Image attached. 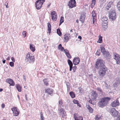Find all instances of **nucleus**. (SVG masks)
<instances>
[{"mask_svg": "<svg viewBox=\"0 0 120 120\" xmlns=\"http://www.w3.org/2000/svg\"><path fill=\"white\" fill-rule=\"evenodd\" d=\"M104 62L102 60H98L95 64V68L99 69L98 74L100 76H103L105 75L107 69L104 64Z\"/></svg>", "mask_w": 120, "mask_h": 120, "instance_id": "f257e3e1", "label": "nucleus"}, {"mask_svg": "<svg viewBox=\"0 0 120 120\" xmlns=\"http://www.w3.org/2000/svg\"><path fill=\"white\" fill-rule=\"evenodd\" d=\"M111 99V98L109 97L102 98L98 103V105L99 107L103 108L107 105L108 102Z\"/></svg>", "mask_w": 120, "mask_h": 120, "instance_id": "f03ea898", "label": "nucleus"}, {"mask_svg": "<svg viewBox=\"0 0 120 120\" xmlns=\"http://www.w3.org/2000/svg\"><path fill=\"white\" fill-rule=\"evenodd\" d=\"M35 58L34 56L30 53H28L25 58V60L27 63H33L34 61Z\"/></svg>", "mask_w": 120, "mask_h": 120, "instance_id": "7ed1b4c3", "label": "nucleus"}, {"mask_svg": "<svg viewBox=\"0 0 120 120\" xmlns=\"http://www.w3.org/2000/svg\"><path fill=\"white\" fill-rule=\"evenodd\" d=\"M45 1V0H37L35 3V7L36 9L39 10L41 9L43 3Z\"/></svg>", "mask_w": 120, "mask_h": 120, "instance_id": "20e7f679", "label": "nucleus"}, {"mask_svg": "<svg viewBox=\"0 0 120 120\" xmlns=\"http://www.w3.org/2000/svg\"><path fill=\"white\" fill-rule=\"evenodd\" d=\"M109 18L112 20L116 18V13L114 11L110 10L109 12Z\"/></svg>", "mask_w": 120, "mask_h": 120, "instance_id": "39448f33", "label": "nucleus"}, {"mask_svg": "<svg viewBox=\"0 0 120 120\" xmlns=\"http://www.w3.org/2000/svg\"><path fill=\"white\" fill-rule=\"evenodd\" d=\"M68 5L70 8L75 7L76 4L75 0H70L68 2Z\"/></svg>", "mask_w": 120, "mask_h": 120, "instance_id": "423d86ee", "label": "nucleus"}, {"mask_svg": "<svg viewBox=\"0 0 120 120\" xmlns=\"http://www.w3.org/2000/svg\"><path fill=\"white\" fill-rule=\"evenodd\" d=\"M11 110L13 112V115L15 116H18L19 114V109H17L16 107H14L11 109Z\"/></svg>", "mask_w": 120, "mask_h": 120, "instance_id": "0eeeda50", "label": "nucleus"}, {"mask_svg": "<svg viewBox=\"0 0 120 120\" xmlns=\"http://www.w3.org/2000/svg\"><path fill=\"white\" fill-rule=\"evenodd\" d=\"M111 114L113 116L117 117L118 114V112L114 108H111L110 110Z\"/></svg>", "mask_w": 120, "mask_h": 120, "instance_id": "6e6552de", "label": "nucleus"}, {"mask_svg": "<svg viewBox=\"0 0 120 120\" xmlns=\"http://www.w3.org/2000/svg\"><path fill=\"white\" fill-rule=\"evenodd\" d=\"M113 58L116 60L117 64L120 63V56L118 54L116 53L114 54Z\"/></svg>", "mask_w": 120, "mask_h": 120, "instance_id": "1a4fd4ad", "label": "nucleus"}, {"mask_svg": "<svg viewBox=\"0 0 120 120\" xmlns=\"http://www.w3.org/2000/svg\"><path fill=\"white\" fill-rule=\"evenodd\" d=\"M53 89L50 88H45V93H47L48 94L51 96H52L53 95Z\"/></svg>", "mask_w": 120, "mask_h": 120, "instance_id": "9d476101", "label": "nucleus"}, {"mask_svg": "<svg viewBox=\"0 0 120 120\" xmlns=\"http://www.w3.org/2000/svg\"><path fill=\"white\" fill-rule=\"evenodd\" d=\"M51 15L52 20L53 21L56 20L57 19V15L56 12L53 11L51 12Z\"/></svg>", "mask_w": 120, "mask_h": 120, "instance_id": "9b49d317", "label": "nucleus"}, {"mask_svg": "<svg viewBox=\"0 0 120 120\" xmlns=\"http://www.w3.org/2000/svg\"><path fill=\"white\" fill-rule=\"evenodd\" d=\"M114 87H116L118 86L120 83V79L117 78L114 79Z\"/></svg>", "mask_w": 120, "mask_h": 120, "instance_id": "f8f14e48", "label": "nucleus"}, {"mask_svg": "<svg viewBox=\"0 0 120 120\" xmlns=\"http://www.w3.org/2000/svg\"><path fill=\"white\" fill-rule=\"evenodd\" d=\"M80 61V58L78 56L74 58L73 60V63L75 65H77L79 63Z\"/></svg>", "mask_w": 120, "mask_h": 120, "instance_id": "ddd939ff", "label": "nucleus"}, {"mask_svg": "<svg viewBox=\"0 0 120 120\" xmlns=\"http://www.w3.org/2000/svg\"><path fill=\"white\" fill-rule=\"evenodd\" d=\"M86 13L84 12H82L81 14L80 18V20L82 23H83L84 21L85 18L86 17Z\"/></svg>", "mask_w": 120, "mask_h": 120, "instance_id": "4468645a", "label": "nucleus"}, {"mask_svg": "<svg viewBox=\"0 0 120 120\" xmlns=\"http://www.w3.org/2000/svg\"><path fill=\"white\" fill-rule=\"evenodd\" d=\"M119 103L118 100L116 99L111 103V105L112 107H116L119 105Z\"/></svg>", "mask_w": 120, "mask_h": 120, "instance_id": "2eb2a0df", "label": "nucleus"}, {"mask_svg": "<svg viewBox=\"0 0 120 120\" xmlns=\"http://www.w3.org/2000/svg\"><path fill=\"white\" fill-rule=\"evenodd\" d=\"M6 82L8 83L11 86H14L15 83L13 80L11 79H8L6 80Z\"/></svg>", "mask_w": 120, "mask_h": 120, "instance_id": "dca6fc26", "label": "nucleus"}, {"mask_svg": "<svg viewBox=\"0 0 120 120\" xmlns=\"http://www.w3.org/2000/svg\"><path fill=\"white\" fill-rule=\"evenodd\" d=\"M60 115H62V116L63 117H64L66 115V112L65 110L63 108H60Z\"/></svg>", "mask_w": 120, "mask_h": 120, "instance_id": "f3484780", "label": "nucleus"}, {"mask_svg": "<svg viewBox=\"0 0 120 120\" xmlns=\"http://www.w3.org/2000/svg\"><path fill=\"white\" fill-rule=\"evenodd\" d=\"M100 48L101 49V51L102 54H104L107 51H106V49L104 48V45H101L100 46Z\"/></svg>", "mask_w": 120, "mask_h": 120, "instance_id": "a211bd4d", "label": "nucleus"}, {"mask_svg": "<svg viewBox=\"0 0 120 120\" xmlns=\"http://www.w3.org/2000/svg\"><path fill=\"white\" fill-rule=\"evenodd\" d=\"M103 55H105V57L107 59H110L111 58V56L108 51H107L104 54H103Z\"/></svg>", "mask_w": 120, "mask_h": 120, "instance_id": "6ab92c4d", "label": "nucleus"}, {"mask_svg": "<svg viewBox=\"0 0 120 120\" xmlns=\"http://www.w3.org/2000/svg\"><path fill=\"white\" fill-rule=\"evenodd\" d=\"M91 98L93 99H95L97 97V94L96 92L94 91L92 92Z\"/></svg>", "mask_w": 120, "mask_h": 120, "instance_id": "aec40b11", "label": "nucleus"}, {"mask_svg": "<svg viewBox=\"0 0 120 120\" xmlns=\"http://www.w3.org/2000/svg\"><path fill=\"white\" fill-rule=\"evenodd\" d=\"M71 37L70 36H68L66 35H64V41L66 43L67 42L68 40L71 39Z\"/></svg>", "mask_w": 120, "mask_h": 120, "instance_id": "412c9836", "label": "nucleus"}, {"mask_svg": "<svg viewBox=\"0 0 120 120\" xmlns=\"http://www.w3.org/2000/svg\"><path fill=\"white\" fill-rule=\"evenodd\" d=\"M86 108L88 109V110H89V112L91 113H92L93 112V110L92 108L89 105L87 104H86Z\"/></svg>", "mask_w": 120, "mask_h": 120, "instance_id": "4be33fe9", "label": "nucleus"}, {"mask_svg": "<svg viewBox=\"0 0 120 120\" xmlns=\"http://www.w3.org/2000/svg\"><path fill=\"white\" fill-rule=\"evenodd\" d=\"M16 88H17L18 91L19 92H21L22 90V87L19 84H16L15 85Z\"/></svg>", "mask_w": 120, "mask_h": 120, "instance_id": "5701e85b", "label": "nucleus"}, {"mask_svg": "<svg viewBox=\"0 0 120 120\" xmlns=\"http://www.w3.org/2000/svg\"><path fill=\"white\" fill-rule=\"evenodd\" d=\"M29 47L30 49L33 52H34L35 50L34 45L31 44L30 45Z\"/></svg>", "mask_w": 120, "mask_h": 120, "instance_id": "b1692460", "label": "nucleus"}, {"mask_svg": "<svg viewBox=\"0 0 120 120\" xmlns=\"http://www.w3.org/2000/svg\"><path fill=\"white\" fill-rule=\"evenodd\" d=\"M112 2L111 1L109 2L107 4L106 7L107 10H108L112 5Z\"/></svg>", "mask_w": 120, "mask_h": 120, "instance_id": "393cba45", "label": "nucleus"}, {"mask_svg": "<svg viewBox=\"0 0 120 120\" xmlns=\"http://www.w3.org/2000/svg\"><path fill=\"white\" fill-rule=\"evenodd\" d=\"M108 23V22L106 21L105 22H103L102 25V27L105 29H107V28Z\"/></svg>", "mask_w": 120, "mask_h": 120, "instance_id": "a878e982", "label": "nucleus"}, {"mask_svg": "<svg viewBox=\"0 0 120 120\" xmlns=\"http://www.w3.org/2000/svg\"><path fill=\"white\" fill-rule=\"evenodd\" d=\"M101 20L103 22H105V21L108 22V18L106 16H104L101 19Z\"/></svg>", "mask_w": 120, "mask_h": 120, "instance_id": "bb28decb", "label": "nucleus"}, {"mask_svg": "<svg viewBox=\"0 0 120 120\" xmlns=\"http://www.w3.org/2000/svg\"><path fill=\"white\" fill-rule=\"evenodd\" d=\"M48 30L49 31V34H50L51 31V25L50 23L49 22H48Z\"/></svg>", "mask_w": 120, "mask_h": 120, "instance_id": "cd10ccee", "label": "nucleus"}, {"mask_svg": "<svg viewBox=\"0 0 120 120\" xmlns=\"http://www.w3.org/2000/svg\"><path fill=\"white\" fill-rule=\"evenodd\" d=\"M43 81L45 85L46 86H48L49 85V83L48 80L46 79H44L43 80Z\"/></svg>", "mask_w": 120, "mask_h": 120, "instance_id": "c85d7f7f", "label": "nucleus"}, {"mask_svg": "<svg viewBox=\"0 0 120 120\" xmlns=\"http://www.w3.org/2000/svg\"><path fill=\"white\" fill-rule=\"evenodd\" d=\"M73 102L75 104H76L78 106H79L80 107H81V105L79 103L78 101L74 99L73 100Z\"/></svg>", "mask_w": 120, "mask_h": 120, "instance_id": "c756f323", "label": "nucleus"}, {"mask_svg": "<svg viewBox=\"0 0 120 120\" xmlns=\"http://www.w3.org/2000/svg\"><path fill=\"white\" fill-rule=\"evenodd\" d=\"M97 90L98 91L100 95H101L102 94V90L99 87H98Z\"/></svg>", "mask_w": 120, "mask_h": 120, "instance_id": "7c9ffc66", "label": "nucleus"}, {"mask_svg": "<svg viewBox=\"0 0 120 120\" xmlns=\"http://www.w3.org/2000/svg\"><path fill=\"white\" fill-rule=\"evenodd\" d=\"M69 94L72 98H73L75 97V95L74 92L71 91L69 93Z\"/></svg>", "mask_w": 120, "mask_h": 120, "instance_id": "2f4dec72", "label": "nucleus"}, {"mask_svg": "<svg viewBox=\"0 0 120 120\" xmlns=\"http://www.w3.org/2000/svg\"><path fill=\"white\" fill-rule=\"evenodd\" d=\"M99 39L97 42L99 43H101L102 42V37H101L100 35H99Z\"/></svg>", "mask_w": 120, "mask_h": 120, "instance_id": "473e14b6", "label": "nucleus"}, {"mask_svg": "<svg viewBox=\"0 0 120 120\" xmlns=\"http://www.w3.org/2000/svg\"><path fill=\"white\" fill-rule=\"evenodd\" d=\"M68 63L69 67H73V64L72 62L69 59L68 60Z\"/></svg>", "mask_w": 120, "mask_h": 120, "instance_id": "72a5a7b5", "label": "nucleus"}, {"mask_svg": "<svg viewBox=\"0 0 120 120\" xmlns=\"http://www.w3.org/2000/svg\"><path fill=\"white\" fill-rule=\"evenodd\" d=\"M58 105L60 107L61 106H63L64 105L61 99L58 102Z\"/></svg>", "mask_w": 120, "mask_h": 120, "instance_id": "f704fd0d", "label": "nucleus"}, {"mask_svg": "<svg viewBox=\"0 0 120 120\" xmlns=\"http://www.w3.org/2000/svg\"><path fill=\"white\" fill-rule=\"evenodd\" d=\"M96 2V0H92L91 4V8H93Z\"/></svg>", "mask_w": 120, "mask_h": 120, "instance_id": "c9c22d12", "label": "nucleus"}, {"mask_svg": "<svg viewBox=\"0 0 120 120\" xmlns=\"http://www.w3.org/2000/svg\"><path fill=\"white\" fill-rule=\"evenodd\" d=\"M101 115H98L96 116L95 117V119L96 120H98L100 119H101Z\"/></svg>", "mask_w": 120, "mask_h": 120, "instance_id": "e433bc0d", "label": "nucleus"}, {"mask_svg": "<svg viewBox=\"0 0 120 120\" xmlns=\"http://www.w3.org/2000/svg\"><path fill=\"white\" fill-rule=\"evenodd\" d=\"M75 120H83V118L81 116H79V117H77L74 116Z\"/></svg>", "mask_w": 120, "mask_h": 120, "instance_id": "4c0bfd02", "label": "nucleus"}, {"mask_svg": "<svg viewBox=\"0 0 120 120\" xmlns=\"http://www.w3.org/2000/svg\"><path fill=\"white\" fill-rule=\"evenodd\" d=\"M57 33L60 36L62 34L59 29H57Z\"/></svg>", "mask_w": 120, "mask_h": 120, "instance_id": "58836bf2", "label": "nucleus"}, {"mask_svg": "<svg viewBox=\"0 0 120 120\" xmlns=\"http://www.w3.org/2000/svg\"><path fill=\"white\" fill-rule=\"evenodd\" d=\"M117 7L118 10L120 11V1L117 3Z\"/></svg>", "mask_w": 120, "mask_h": 120, "instance_id": "ea45409f", "label": "nucleus"}, {"mask_svg": "<svg viewBox=\"0 0 120 120\" xmlns=\"http://www.w3.org/2000/svg\"><path fill=\"white\" fill-rule=\"evenodd\" d=\"M95 54L96 55L98 56H100V52L99 49H98L97 50V52Z\"/></svg>", "mask_w": 120, "mask_h": 120, "instance_id": "a19ab883", "label": "nucleus"}, {"mask_svg": "<svg viewBox=\"0 0 120 120\" xmlns=\"http://www.w3.org/2000/svg\"><path fill=\"white\" fill-rule=\"evenodd\" d=\"M92 17H96V13L95 11H93L92 12Z\"/></svg>", "mask_w": 120, "mask_h": 120, "instance_id": "79ce46f5", "label": "nucleus"}, {"mask_svg": "<svg viewBox=\"0 0 120 120\" xmlns=\"http://www.w3.org/2000/svg\"><path fill=\"white\" fill-rule=\"evenodd\" d=\"M68 90H69L70 89V86L69 85V83L68 82L66 84Z\"/></svg>", "mask_w": 120, "mask_h": 120, "instance_id": "37998d69", "label": "nucleus"}, {"mask_svg": "<svg viewBox=\"0 0 120 120\" xmlns=\"http://www.w3.org/2000/svg\"><path fill=\"white\" fill-rule=\"evenodd\" d=\"M41 112V113L40 119L41 120H45L44 118L43 117V115L42 114Z\"/></svg>", "mask_w": 120, "mask_h": 120, "instance_id": "c03bdc74", "label": "nucleus"}, {"mask_svg": "<svg viewBox=\"0 0 120 120\" xmlns=\"http://www.w3.org/2000/svg\"><path fill=\"white\" fill-rule=\"evenodd\" d=\"M64 22V17L62 16L61 17L60 22H61L62 23H63Z\"/></svg>", "mask_w": 120, "mask_h": 120, "instance_id": "a18cd8bd", "label": "nucleus"}, {"mask_svg": "<svg viewBox=\"0 0 120 120\" xmlns=\"http://www.w3.org/2000/svg\"><path fill=\"white\" fill-rule=\"evenodd\" d=\"M11 67H13L14 65V63L13 62H11L9 63Z\"/></svg>", "mask_w": 120, "mask_h": 120, "instance_id": "49530a36", "label": "nucleus"}, {"mask_svg": "<svg viewBox=\"0 0 120 120\" xmlns=\"http://www.w3.org/2000/svg\"><path fill=\"white\" fill-rule=\"evenodd\" d=\"M64 52L65 53L66 55L68 54V53H69L68 50L67 49H65V50H64Z\"/></svg>", "mask_w": 120, "mask_h": 120, "instance_id": "de8ad7c7", "label": "nucleus"}, {"mask_svg": "<svg viewBox=\"0 0 120 120\" xmlns=\"http://www.w3.org/2000/svg\"><path fill=\"white\" fill-rule=\"evenodd\" d=\"M73 72H75V70L77 68V67L76 66H74L73 67Z\"/></svg>", "mask_w": 120, "mask_h": 120, "instance_id": "09e8293b", "label": "nucleus"}, {"mask_svg": "<svg viewBox=\"0 0 120 120\" xmlns=\"http://www.w3.org/2000/svg\"><path fill=\"white\" fill-rule=\"evenodd\" d=\"M26 31H24L22 33V35L24 36V38L26 36Z\"/></svg>", "mask_w": 120, "mask_h": 120, "instance_id": "8fccbe9b", "label": "nucleus"}, {"mask_svg": "<svg viewBox=\"0 0 120 120\" xmlns=\"http://www.w3.org/2000/svg\"><path fill=\"white\" fill-rule=\"evenodd\" d=\"M66 55L67 57L69 59H71V56L70 55L69 53Z\"/></svg>", "mask_w": 120, "mask_h": 120, "instance_id": "3c124183", "label": "nucleus"}, {"mask_svg": "<svg viewBox=\"0 0 120 120\" xmlns=\"http://www.w3.org/2000/svg\"><path fill=\"white\" fill-rule=\"evenodd\" d=\"M62 45L61 44H60L58 45V49L59 50H60V49L62 47Z\"/></svg>", "mask_w": 120, "mask_h": 120, "instance_id": "603ef678", "label": "nucleus"}, {"mask_svg": "<svg viewBox=\"0 0 120 120\" xmlns=\"http://www.w3.org/2000/svg\"><path fill=\"white\" fill-rule=\"evenodd\" d=\"M11 59L13 62H14L15 61V58L13 57H11Z\"/></svg>", "mask_w": 120, "mask_h": 120, "instance_id": "864d4df0", "label": "nucleus"}, {"mask_svg": "<svg viewBox=\"0 0 120 120\" xmlns=\"http://www.w3.org/2000/svg\"><path fill=\"white\" fill-rule=\"evenodd\" d=\"M65 49H64V48L63 47H62L60 49V51H64V50H65Z\"/></svg>", "mask_w": 120, "mask_h": 120, "instance_id": "5fc2aeb1", "label": "nucleus"}, {"mask_svg": "<svg viewBox=\"0 0 120 120\" xmlns=\"http://www.w3.org/2000/svg\"><path fill=\"white\" fill-rule=\"evenodd\" d=\"M25 97L26 99V100L27 101L28 99H27V95L26 94H25Z\"/></svg>", "mask_w": 120, "mask_h": 120, "instance_id": "6e6d98bb", "label": "nucleus"}, {"mask_svg": "<svg viewBox=\"0 0 120 120\" xmlns=\"http://www.w3.org/2000/svg\"><path fill=\"white\" fill-rule=\"evenodd\" d=\"M106 0H99V1L101 3H103Z\"/></svg>", "mask_w": 120, "mask_h": 120, "instance_id": "4d7b16f0", "label": "nucleus"}, {"mask_svg": "<svg viewBox=\"0 0 120 120\" xmlns=\"http://www.w3.org/2000/svg\"><path fill=\"white\" fill-rule=\"evenodd\" d=\"M6 60L4 59V58H3L2 60L3 63V64H5V63Z\"/></svg>", "mask_w": 120, "mask_h": 120, "instance_id": "13d9d810", "label": "nucleus"}, {"mask_svg": "<svg viewBox=\"0 0 120 120\" xmlns=\"http://www.w3.org/2000/svg\"><path fill=\"white\" fill-rule=\"evenodd\" d=\"M88 102L91 104H93V103H92V101L91 100H90Z\"/></svg>", "mask_w": 120, "mask_h": 120, "instance_id": "bf43d9fd", "label": "nucleus"}, {"mask_svg": "<svg viewBox=\"0 0 120 120\" xmlns=\"http://www.w3.org/2000/svg\"><path fill=\"white\" fill-rule=\"evenodd\" d=\"M64 35H66V36H71L70 34L69 33H67V34H65Z\"/></svg>", "mask_w": 120, "mask_h": 120, "instance_id": "052dcab7", "label": "nucleus"}, {"mask_svg": "<svg viewBox=\"0 0 120 120\" xmlns=\"http://www.w3.org/2000/svg\"><path fill=\"white\" fill-rule=\"evenodd\" d=\"M8 3H7L6 4H5V5L6 6V7L7 8H8Z\"/></svg>", "mask_w": 120, "mask_h": 120, "instance_id": "680f3d73", "label": "nucleus"}, {"mask_svg": "<svg viewBox=\"0 0 120 120\" xmlns=\"http://www.w3.org/2000/svg\"><path fill=\"white\" fill-rule=\"evenodd\" d=\"M5 107V105L4 104H3L1 105V107L4 108Z\"/></svg>", "mask_w": 120, "mask_h": 120, "instance_id": "e2e57ef3", "label": "nucleus"}, {"mask_svg": "<svg viewBox=\"0 0 120 120\" xmlns=\"http://www.w3.org/2000/svg\"><path fill=\"white\" fill-rule=\"evenodd\" d=\"M72 68L73 67H69V71H71L72 70Z\"/></svg>", "mask_w": 120, "mask_h": 120, "instance_id": "0e129e2a", "label": "nucleus"}, {"mask_svg": "<svg viewBox=\"0 0 120 120\" xmlns=\"http://www.w3.org/2000/svg\"><path fill=\"white\" fill-rule=\"evenodd\" d=\"M117 116L118 117V119H119L120 120V115H119L118 114Z\"/></svg>", "mask_w": 120, "mask_h": 120, "instance_id": "69168bd1", "label": "nucleus"}, {"mask_svg": "<svg viewBox=\"0 0 120 120\" xmlns=\"http://www.w3.org/2000/svg\"><path fill=\"white\" fill-rule=\"evenodd\" d=\"M78 38L80 40H81L82 39V37L81 36H78Z\"/></svg>", "mask_w": 120, "mask_h": 120, "instance_id": "338daca9", "label": "nucleus"}, {"mask_svg": "<svg viewBox=\"0 0 120 120\" xmlns=\"http://www.w3.org/2000/svg\"><path fill=\"white\" fill-rule=\"evenodd\" d=\"M50 5H51V3H49L47 5V7L48 8H49V6Z\"/></svg>", "mask_w": 120, "mask_h": 120, "instance_id": "774afa93", "label": "nucleus"}]
</instances>
